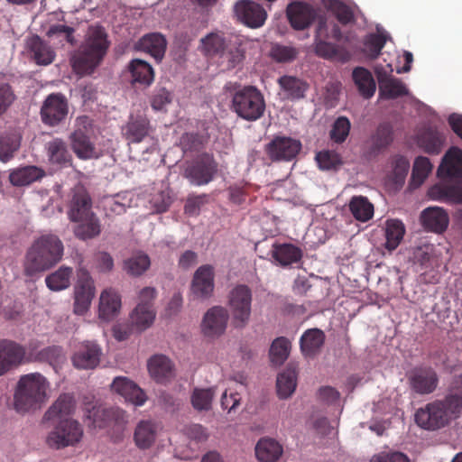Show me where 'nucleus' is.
<instances>
[{
  "mask_svg": "<svg viewBox=\"0 0 462 462\" xmlns=\"http://www.w3.org/2000/svg\"><path fill=\"white\" fill-rule=\"evenodd\" d=\"M386 38L381 33H371L365 40V48L368 56L374 60L381 54L382 49L384 47Z\"/></svg>",
  "mask_w": 462,
  "mask_h": 462,
  "instance_id": "obj_61",
  "label": "nucleus"
},
{
  "mask_svg": "<svg viewBox=\"0 0 462 462\" xmlns=\"http://www.w3.org/2000/svg\"><path fill=\"white\" fill-rule=\"evenodd\" d=\"M432 164L429 158L424 156H419L415 159L413 167H412V172H411V179L414 183L417 185H420L423 183V181L427 179L429 174L430 173L432 170Z\"/></svg>",
  "mask_w": 462,
  "mask_h": 462,
  "instance_id": "obj_56",
  "label": "nucleus"
},
{
  "mask_svg": "<svg viewBox=\"0 0 462 462\" xmlns=\"http://www.w3.org/2000/svg\"><path fill=\"white\" fill-rule=\"evenodd\" d=\"M74 28L65 24H53L46 32V36L52 40H57L59 43L63 42L70 44L75 43Z\"/></svg>",
  "mask_w": 462,
  "mask_h": 462,
  "instance_id": "obj_58",
  "label": "nucleus"
},
{
  "mask_svg": "<svg viewBox=\"0 0 462 462\" xmlns=\"http://www.w3.org/2000/svg\"><path fill=\"white\" fill-rule=\"evenodd\" d=\"M150 121L144 115H131L122 127V134L129 143H139L149 134Z\"/></svg>",
  "mask_w": 462,
  "mask_h": 462,
  "instance_id": "obj_29",
  "label": "nucleus"
},
{
  "mask_svg": "<svg viewBox=\"0 0 462 462\" xmlns=\"http://www.w3.org/2000/svg\"><path fill=\"white\" fill-rule=\"evenodd\" d=\"M228 320L227 310L220 306L209 309L202 320L201 329L203 334L208 337H216L222 335Z\"/></svg>",
  "mask_w": 462,
  "mask_h": 462,
  "instance_id": "obj_18",
  "label": "nucleus"
},
{
  "mask_svg": "<svg viewBox=\"0 0 462 462\" xmlns=\"http://www.w3.org/2000/svg\"><path fill=\"white\" fill-rule=\"evenodd\" d=\"M298 372L294 365L289 364L286 368L278 374L276 381L277 394L280 399L289 398L297 386Z\"/></svg>",
  "mask_w": 462,
  "mask_h": 462,
  "instance_id": "obj_40",
  "label": "nucleus"
},
{
  "mask_svg": "<svg viewBox=\"0 0 462 462\" xmlns=\"http://www.w3.org/2000/svg\"><path fill=\"white\" fill-rule=\"evenodd\" d=\"M291 343L285 337L275 338L270 347V360L275 365H282L289 357Z\"/></svg>",
  "mask_w": 462,
  "mask_h": 462,
  "instance_id": "obj_52",
  "label": "nucleus"
},
{
  "mask_svg": "<svg viewBox=\"0 0 462 462\" xmlns=\"http://www.w3.org/2000/svg\"><path fill=\"white\" fill-rule=\"evenodd\" d=\"M265 106L263 96L255 87L245 86L233 94V111L248 122L260 119L263 116Z\"/></svg>",
  "mask_w": 462,
  "mask_h": 462,
  "instance_id": "obj_6",
  "label": "nucleus"
},
{
  "mask_svg": "<svg viewBox=\"0 0 462 462\" xmlns=\"http://www.w3.org/2000/svg\"><path fill=\"white\" fill-rule=\"evenodd\" d=\"M421 223L425 229L435 232H444L448 225V216L441 208H428L421 213Z\"/></svg>",
  "mask_w": 462,
  "mask_h": 462,
  "instance_id": "obj_32",
  "label": "nucleus"
},
{
  "mask_svg": "<svg viewBox=\"0 0 462 462\" xmlns=\"http://www.w3.org/2000/svg\"><path fill=\"white\" fill-rule=\"evenodd\" d=\"M299 54V51L292 47L282 44H274L270 51V56L273 60L280 63L293 61Z\"/></svg>",
  "mask_w": 462,
  "mask_h": 462,
  "instance_id": "obj_59",
  "label": "nucleus"
},
{
  "mask_svg": "<svg viewBox=\"0 0 462 462\" xmlns=\"http://www.w3.org/2000/svg\"><path fill=\"white\" fill-rule=\"evenodd\" d=\"M287 16L294 29L303 30L309 27L316 19L317 12L312 5L298 2L289 5Z\"/></svg>",
  "mask_w": 462,
  "mask_h": 462,
  "instance_id": "obj_25",
  "label": "nucleus"
},
{
  "mask_svg": "<svg viewBox=\"0 0 462 462\" xmlns=\"http://www.w3.org/2000/svg\"><path fill=\"white\" fill-rule=\"evenodd\" d=\"M405 234V227L402 221L398 219H389L386 221L385 227V247L393 251L398 247Z\"/></svg>",
  "mask_w": 462,
  "mask_h": 462,
  "instance_id": "obj_50",
  "label": "nucleus"
},
{
  "mask_svg": "<svg viewBox=\"0 0 462 462\" xmlns=\"http://www.w3.org/2000/svg\"><path fill=\"white\" fill-rule=\"evenodd\" d=\"M375 74L379 83L380 95L387 99H394L408 94L405 84L397 78L388 74L383 68H375Z\"/></svg>",
  "mask_w": 462,
  "mask_h": 462,
  "instance_id": "obj_23",
  "label": "nucleus"
},
{
  "mask_svg": "<svg viewBox=\"0 0 462 462\" xmlns=\"http://www.w3.org/2000/svg\"><path fill=\"white\" fill-rule=\"evenodd\" d=\"M21 135L17 132H10L0 137V161H10L21 145Z\"/></svg>",
  "mask_w": 462,
  "mask_h": 462,
  "instance_id": "obj_51",
  "label": "nucleus"
},
{
  "mask_svg": "<svg viewBox=\"0 0 462 462\" xmlns=\"http://www.w3.org/2000/svg\"><path fill=\"white\" fill-rule=\"evenodd\" d=\"M438 176L462 180V150L451 147L444 155L438 168Z\"/></svg>",
  "mask_w": 462,
  "mask_h": 462,
  "instance_id": "obj_28",
  "label": "nucleus"
},
{
  "mask_svg": "<svg viewBox=\"0 0 462 462\" xmlns=\"http://www.w3.org/2000/svg\"><path fill=\"white\" fill-rule=\"evenodd\" d=\"M95 294L96 287L93 278L88 270L79 268L74 286V313L77 315L87 313Z\"/></svg>",
  "mask_w": 462,
  "mask_h": 462,
  "instance_id": "obj_9",
  "label": "nucleus"
},
{
  "mask_svg": "<svg viewBox=\"0 0 462 462\" xmlns=\"http://www.w3.org/2000/svg\"><path fill=\"white\" fill-rule=\"evenodd\" d=\"M47 150L50 161L53 163H66L70 159L66 143L61 139L57 138L49 142Z\"/></svg>",
  "mask_w": 462,
  "mask_h": 462,
  "instance_id": "obj_54",
  "label": "nucleus"
},
{
  "mask_svg": "<svg viewBox=\"0 0 462 462\" xmlns=\"http://www.w3.org/2000/svg\"><path fill=\"white\" fill-rule=\"evenodd\" d=\"M348 208L355 219L360 222H366L374 216V205L364 196H353Z\"/></svg>",
  "mask_w": 462,
  "mask_h": 462,
  "instance_id": "obj_46",
  "label": "nucleus"
},
{
  "mask_svg": "<svg viewBox=\"0 0 462 462\" xmlns=\"http://www.w3.org/2000/svg\"><path fill=\"white\" fill-rule=\"evenodd\" d=\"M44 171L36 166H25L12 171L9 174V180L12 185L23 187L41 180Z\"/></svg>",
  "mask_w": 462,
  "mask_h": 462,
  "instance_id": "obj_44",
  "label": "nucleus"
},
{
  "mask_svg": "<svg viewBox=\"0 0 462 462\" xmlns=\"http://www.w3.org/2000/svg\"><path fill=\"white\" fill-rule=\"evenodd\" d=\"M199 50L206 56L219 55L228 69L236 68L245 59L242 40L236 35L226 36L222 32H210L201 38Z\"/></svg>",
  "mask_w": 462,
  "mask_h": 462,
  "instance_id": "obj_5",
  "label": "nucleus"
},
{
  "mask_svg": "<svg viewBox=\"0 0 462 462\" xmlns=\"http://www.w3.org/2000/svg\"><path fill=\"white\" fill-rule=\"evenodd\" d=\"M235 14L239 21L251 28L261 27L267 14L262 5L250 0H240L235 5Z\"/></svg>",
  "mask_w": 462,
  "mask_h": 462,
  "instance_id": "obj_15",
  "label": "nucleus"
},
{
  "mask_svg": "<svg viewBox=\"0 0 462 462\" xmlns=\"http://www.w3.org/2000/svg\"><path fill=\"white\" fill-rule=\"evenodd\" d=\"M217 171V163L208 153L199 155L185 171V176L196 186L209 183Z\"/></svg>",
  "mask_w": 462,
  "mask_h": 462,
  "instance_id": "obj_10",
  "label": "nucleus"
},
{
  "mask_svg": "<svg viewBox=\"0 0 462 462\" xmlns=\"http://www.w3.org/2000/svg\"><path fill=\"white\" fill-rule=\"evenodd\" d=\"M94 213L92 210V199L83 186H76L71 190V198L68 206V217L70 221L80 219L83 217Z\"/></svg>",
  "mask_w": 462,
  "mask_h": 462,
  "instance_id": "obj_20",
  "label": "nucleus"
},
{
  "mask_svg": "<svg viewBox=\"0 0 462 462\" xmlns=\"http://www.w3.org/2000/svg\"><path fill=\"white\" fill-rule=\"evenodd\" d=\"M252 293L246 285H237L229 294V306L236 327H244L251 314Z\"/></svg>",
  "mask_w": 462,
  "mask_h": 462,
  "instance_id": "obj_11",
  "label": "nucleus"
},
{
  "mask_svg": "<svg viewBox=\"0 0 462 462\" xmlns=\"http://www.w3.org/2000/svg\"><path fill=\"white\" fill-rule=\"evenodd\" d=\"M150 257L143 253L137 252L124 261L123 268L131 276H141L150 267Z\"/></svg>",
  "mask_w": 462,
  "mask_h": 462,
  "instance_id": "obj_49",
  "label": "nucleus"
},
{
  "mask_svg": "<svg viewBox=\"0 0 462 462\" xmlns=\"http://www.w3.org/2000/svg\"><path fill=\"white\" fill-rule=\"evenodd\" d=\"M128 69L131 73V83L133 85L148 87L154 80V70L146 61L135 59L128 64Z\"/></svg>",
  "mask_w": 462,
  "mask_h": 462,
  "instance_id": "obj_37",
  "label": "nucleus"
},
{
  "mask_svg": "<svg viewBox=\"0 0 462 462\" xmlns=\"http://www.w3.org/2000/svg\"><path fill=\"white\" fill-rule=\"evenodd\" d=\"M108 47L105 28L100 25L90 26L85 42L71 59L74 71L81 76L91 74L102 61Z\"/></svg>",
  "mask_w": 462,
  "mask_h": 462,
  "instance_id": "obj_3",
  "label": "nucleus"
},
{
  "mask_svg": "<svg viewBox=\"0 0 462 462\" xmlns=\"http://www.w3.org/2000/svg\"><path fill=\"white\" fill-rule=\"evenodd\" d=\"M73 269L68 266H60L58 270L47 275L46 286L53 291H60L70 286Z\"/></svg>",
  "mask_w": 462,
  "mask_h": 462,
  "instance_id": "obj_48",
  "label": "nucleus"
},
{
  "mask_svg": "<svg viewBox=\"0 0 462 462\" xmlns=\"http://www.w3.org/2000/svg\"><path fill=\"white\" fill-rule=\"evenodd\" d=\"M77 223L73 233L80 240L86 241L98 236L101 233V224L99 218L95 213L83 217L80 219L73 221Z\"/></svg>",
  "mask_w": 462,
  "mask_h": 462,
  "instance_id": "obj_34",
  "label": "nucleus"
},
{
  "mask_svg": "<svg viewBox=\"0 0 462 462\" xmlns=\"http://www.w3.org/2000/svg\"><path fill=\"white\" fill-rule=\"evenodd\" d=\"M214 391L212 388L198 389L196 388L191 395V403L197 411H208L211 409Z\"/></svg>",
  "mask_w": 462,
  "mask_h": 462,
  "instance_id": "obj_57",
  "label": "nucleus"
},
{
  "mask_svg": "<svg viewBox=\"0 0 462 462\" xmlns=\"http://www.w3.org/2000/svg\"><path fill=\"white\" fill-rule=\"evenodd\" d=\"M272 256L280 265L288 266L301 260L302 251L292 244H274Z\"/></svg>",
  "mask_w": 462,
  "mask_h": 462,
  "instance_id": "obj_42",
  "label": "nucleus"
},
{
  "mask_svg": "<svg viewBox=\"0 0 462 462\" xmlns=\"http://www.w3.org/2000/svg\"><path fill=\"white\" fill-rule=\"evenodd\" d=\"M37 342H31L28 346L30 362H45L52 366L59 365L64 359L63 350L59 346H50L39 351Z\"/></svg>",
  "mask_w": 462,
  "mask_h": 462,
  "instance_id": "obj_31",
  "label": "nucleus"
},
{
  "mask_svg": "<svg viewBox=\"0 0 462 462\" xmlns=\"http://www.w3.org/2000/svg\"><path fill=\"white\" fill-rule=\"evenodd\" d=\"M331 10L337 20L343 25H347L356 22L352 7L343 2L336 1L332 4Z\"/></svg>",
  "mask_w": 462,
  "mask_h": 462,
  "instance_id": "obj_62",
  "label": "nucleus"
},
{
  "mask_svg": "<svg viewBox=\"0 0 462 462\" xmlns=\"http://www.w3.org/2000/svg\"><path fill=\"white\" fill-rule=\"evenodd\" d=\"M148 371L151 376L159 383H164L174 375L171 361L163 355H155L148 361Z\"/></svg>",
  "mask_w": 462,
  "mask_h": 462,
  "instance_id": "obj_33",
  "label": "nucleus"
},
{
  "mask_svg": "<svg viewBox=\"0 0 462 462\" xmlns=\"http://www.w3.org/2000/svg\"><path fill=\"white\" fill-rule=\"evenodd\" d=\"M214 268L210 264L201 265L197 269L191 282V292L197 299H208L214 291Z\"/></svg>",
  "mask_w": 462,
  "mask_h": 462,
  "instance_id": "obj_19",
  "label": "nucleus"
},
{
  "mask_svg": "<svg viewBox=\"0 0 462 462\" xmlns=\"http://www.w3.org/2000/svg\"><path fill=\"white\" fill-rule=\"evenodd\" d=\"M50 383L40 373L22 375L14 394V408L18 413L40 409L47 400Z\"/></svg>",
  "mask_w": 462,
  "mask_h": 462,
  "instance_id": "obj_4",
  "label": "nucleus"
},
{
  "mask_svg": "<svg viewBox=\"0 0 462 462\" xmlns=\"http://www.w3.org/2000/svg\"><path fill=\"white\" fill-rule=\"evenodd\" d=\"M351 128L350 121L346 116H339L334 122L330 130V138L337 143H342L347 138Z\"/></svg>",
  "mask_w": 462,
  "mask_h": 462,
  "instance_id": "obj_60",
  "label": "nucleus"
},
{
  "mask_svg": "<svg viewBox=\"0 0 462 462\" xmlns=\"http://www.w3.org/2000/svg\"><path fill=\"white\" fill-rule=\"evenodd\" d=\"M26 49L30 59L39 66L51 64L56 57L53 48L38 35L27 39Z\"/></svg>",
  "mask_w": 462,
  "mask_h": 462,
  "instance_id": "obj_22",
  "label": "nucleus"
},
{
  "mask_svg": "<svg viewBox=\"0 0 462 462\" xmlns=\"http://www.w3.org/2000/svg\"><path fill=\"white\" fill-rule=\"evenodd\" d=\"M171 94L165 88H157L151 97L152 109L161 111L171 102Z\"/></svg>",
  "mask_w": 462,
  "mask_h": 462,
  "instance_id": "obj_63",
  "label": "nucleus"
},
{
  "mask_svg": "<svg viewBox=\"0 0 462 462\" xmlns=\"http://www.w3.org/2000/svg\"><path fill=\"white\" fill-rule=\"evenodd\" d=\"M92 420L95 428H106L109 426H117L122 429L127 422V415L125 411L118 407L110 408H93L87 416Z\"/></svg>",
  "mask_w": 462,
  "mask_h": 462,
  "instance_id": "obj_16",
  "label": "nucleus"
},
{
  "mask_svg": "<svg viewBox=\"0 0 462 462\" xmlns=\"http://www.w3.org/2000/svg\"><path fill=\"white\" fill-rule=\"evenodd\" d=\"M326 335L323 330L314 328L303 332L300 338V349L306 358L313 359L319 356L324 346Z\"/></svg>",
  "mask_w": 462,
  "mask_h": 462,
  "instance_id": "obj_27",
  "label": "nucleus"
},
{
  "mask_svg": "<svg viewBox=\"0 0 462 462\" xmlns=\"http://www.w3.org/2000/svg\"><path fill=\"white\" fill-rule=\"evenodd\" d=\"M462 414V374L456 376L449 393L441 400H434L415 412V422L427 430H437L448 426Z\"/></svg>",
  "mask_w": 462,
  "mask_h": 462,
  "instance_id": "obj_1",
  "label": "nucleus"
},
{
  "mask_svg": "<svg viewBox=\"0 0 462 462\" xmlns=\"http://www.w3.org/2000/svg\"><path fill=\"white\" fill-rule=\"evenodd\" d=\"M353 80L357 87L360 95L364 98H370L374 96L376 85L372 73L363 67H357L352 73Z\"/></svg>",
  "mask_w": 462,
  "mask_h": 462,
  "instance_id": "obj_45",
  "label": "nucleus"
},
{
  "mask_svg": "<svg viewBox=\"0 0 462 462\" xmlns=\"http://www.w3.org/2000/svg\"><path fill=\"white\" fill-rule=\"evenodd\" d=\"M445 140L444 132L430 125L423 127L417 137L418 145L429 154H439Z\"/></svg>",
  "mask_w": 462,
  "mask_h": 462,
  "instance_id": "obj_24",
  "label": "nucleus"
},
{
  "mask_svg": "<svg viewBox=\"0 0 462 462\" xmlns=\"http://www.w3.org/2000/svg\"><path fill=\"white\" fill-rule=\"evenodd\" d=\"M157 425L150 420H141L135 427L134 440L141 449H147L152 446L157 437Z\"/></svg>",
  "mask_w": 462,
  "mask_h": 462,
  "instance_id": "obj_38",
  "label": "nucleus"
},
{
  "mask_svg": "<svg viewBox=\"0 0 462 462\" xmlns=\"http://www.w3.org/2000/svg\"><path fill=\"white\" fill-rule=\"evenodd\" d=\"M300 149V142L291 137L277 136L267 145V152L273 161H291Z\"/></svg>",
  "mask_w": 462,
  "mask_h": 462,
  "instance_id": "obj_17",
  "label": "nucleus"
},
{
  "mask_svg": "<svg viewBox=\"0 0 462 462\" xmlns=\"http://www.w3.org/2000/svg\"><path fill=\"white\" fill-rule=\"evenodd\" d=\"M316 160L319 166L323 170L336 169L342 163L339 155L329 151L319 152L316 156Z\"/></svg>",
  "mask_w": 462,
  "mask_h": 462,
  "instance_id": "obj_64",
  "label": "nucleus"
},
{
  "mask_svg": "<svg viewBox=\"0 0 462 462\" xmlns=\"http://www.w3.org/2000/svg\"><path fill=\"white\" fill-rule=\"evenodd\" d=\"M428 193L435 200L462 204V186L436 184L429 189Z\"/></svg>",
  "mask_w": 462,
  "mask_h": 462,
  "instance_id": "obj_43",
  "label": "nucleus"
},
{
  "mask_svg": "<svg viewBox=\"0 0 462 462\" xmlns=\"http://www.w3.org/2000/svg\"><path fill=\"white\" fill-rule=\"evenodd\" d=\"M410 390L418 395L433 393L439 386V376L435 368L421 365L413 367L407 374Z\"/></svg>",
  "mask_w": 462,
  "mask_h": 462,
  "instance_id": "obj_8",
  "label": "nucleus"
},
{
  "mask_svg": "<svg viewBox=\"0 0 462 462\" xmlns=\"http://www.w3.org/2000/svg\"><path fill=\"white\" fill-rule=\"evenodd\" d=\"M328 37L327 20L325 17H319L315 36V52L318 56L324 59L334 58L337 52L333 43L324 40Z\"/></svg>",
  "mask_w": 462,
  "mask_h": 462,
  "instance_id": "obj_41",
  "label": "nucleus"
},
{
  "mask_svg": "<svg viewBox=\"0 0 462 462\" xmlns=\"http://www.w3.org/2000/svg\"><path fill=\"white\" fill-rule=\"evenodd\" d=\"M111 388L123 396L125 401L135 406L143 405L147 400L145 393L135 383L126 377L118 376L115 378Z\"/></svg>",
  "mask_w": 462,
  "mask_h": 462,
  "instance_id": "obj_26",
  "label": "nucleus"
},
{
  "mask_svg": "<svg viewBox=\"0 0 462 462\" xmlns=\"http://www.w3.org/2000/svg\"><path fill=\"white\" fill-rule=\"evenodd\" d=\"M89 125L87 116L77 119V128L70 134V142L73 152L80 159H90L96 154L94 144L88 136Z\"/></svg>",
  "mask_w": 462,
  "mask_h": 462,
  "instance_id": "obj_14",
  "label": "nucleus"
},
{
  "mask_svg": "<svg viewBox=\"0 0 462 462\" xmlns=\"http://www.w3.org/2000/svg\"><path fill=\"white\" fill-rule=\"evenodd\" d=\"M101 348L94 342H84L77 346L72 356L73 365L79 369H93L100 362Z\"/></svg>",
  "mask_w": 462,
  "mask_h": 462,
  "instance_id": "obj_21",
  "label": "nucleus"
},
{
  "mask_svg": "<svg viewBox=\"0 0 462 462\" xmlns=\"http://www.w3.org/2000/svg\"><path fill=\"white\" fill-rule=\"evenodd\" d=\"M74 407L73 397L68 393L61 394L45 412L43 419L53 421L69 419V416L72 413Z\"/></svg>",
  "mask_w": 462,
  "mask_h": 462,
  "instance_id": "obj_36",
  "label": "nucleus"
},
{
  "mask_svg": "<svg viewBox=\"0 0 462 462\" xmlns=\"http://www.w3.org/2000/svg\"><path fill=\"white\" fill-rule=\"evenodd\" d=\"M64 245L58 236L42 235L28 247L23 262V274L38 278L59 263L63 256Z\"/></svg>",
  "mask_w": 462,
  "mask_h": 462,
  "instance_id": "obj_2",
  "label": "nucleus"
},
{
  "mask_svg": "<svg viewBox=\"0 0 462 462\" xmlns=\"http://www.w3.org/2000/svg\"><path fill=\"white\" fill-rule=\"evenodd\" d=\"M68 112V101L64 95L53 93L47 97L41 108L42 120L45 125L55 126L66 118Z\"/></svg>",
  "mask_w": 462,
  "mask_h": 462,
  "instance_id": "obj_13",
  "label": "nucleus"
},
{
  "mask_svg": "<svg viewBox=\"0 0 462 462\" xmlns=\"http://www.w3.org/2000/svg\"><path fill=\"white\" fill-rule=\"evenodd\" d=\"M282 453V446L271 438H262L255 446V456L260 462H276Z\"/></svg>",
  "mask_w": 462,
  "mask_h": 462,
  "instance_id": "obj_39",
  "label": "nucleus"
},
{
  "mask_svg": "<svg viewBox=\"0 0 462 462\" xmlns=\"http://www.w3.org/2000/svg\"><path fill=\"white\" fill-rule=\"evenodd\" d=\"M29 351L15 341L0 339V376L23 363H29Z\"/></svg>",
  "mask_w": 462,
  "mask_h": 462,
  "instance_id": "obj_12",
  "label": "nucleus"
},
{
  "mask_svg": "<svg viewBox=\"0 0 462 462\" xmlns=\"http://www.w3.org/2000/svg\"><path fill=\"white\" fill-rule=\"evenodd\" d=\"M281 88L288 98L300 99L304 97L309 85L304 80L292 76H282L278 79Z\"/></svg>",
  "mask_w": 462,
  "mask_h": 462,
  "instance_id": "obj_47",
  "label": "nucleus"
},
{
  "mask_svg": "<svg viewBox=\"0 0 462 462\" xmlns=\"http://www.w3.org/2000/svg\"><path fill=\"white\" fill-rule=\"evenodd\" d=\"M155 319V311L143 304H137L131 315L133 324L140 330L149 328Z\"/></svg>",
  "mask_w": 462,
  "mask_h": 462,
  "instance_id": "obj_53",
  "label": "nucleus"
},
{
  "mask_svg": "<svg viewBox=\"0 0 462 462\" xmlns=\"http://www.w3.org/2000/svg\"><path fill=\"white\" fill-rule=\"evenodd\" d=\"M372 151L377 152L393 142V129L389 124H381L372 136Z\"/></svg>",
  "mask_w": 462,
  "mask_h": 462,
  "instance_id": "obj_55",
  "label": "nucleus"
},
{
  "mask_svg": "<svg viewBox=\"0 0 462 462\" xmlns=\"http://www.w3.org/2000/svg\"><path fill=\"white\" fill-rule=\"evenodd\" d=\"M120 308V295L111 288L104 290L99 299V318L110 320L119 312Z\"/></svg>",
  "mask_w": 462,
  "mask_h": 462,
  "instance_id": "obj_35",
  "label": "nucleus"
},
{
  "mask_svg": "<svg viewBox=\"0 0 462 462\" xmlns=\"http://www.w3.org/2000/svg\"><path fill=\"white\" fill-rule=\"evenodd\" d=\"M83 429L75 420L65 419L56 421L54 428L47 436L46 442L49 447L57 449L74 446L81 439Z\"/></svg>",
  "mask_w": 462,
  "mask_h": 462,
  "instance_id": "obj_7",
  "label": "nucleus"
},
{
  "mask_svg": "<svg viewBox=\"0 0 462 462\" xmlns=\"http://www.w3.org/2000/svg\"><path fill=\"white\" fill-rule=\"evenodd\" d=\"M136 47L139 51L150 54L157 62H160L164 57L167 41L160 32H151L143 35L137 42Z\"/></svg>",
  "mask_w": 462,
  "mask_h": 462,
  "instance_id": "obj_30",
  "label": "nucleus"
}]
</instances>
